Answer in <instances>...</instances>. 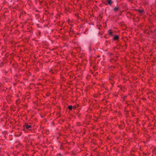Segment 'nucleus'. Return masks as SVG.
<instances>
[{"label": "nucleus", "mask_w": 156, "mask_h": 156, "mask_svg": "<svg viewBox=\"0 0 156 156\" xmlns=\"http://www.w3.org/2000/svg\"><path fill=\"white\" fill-rule=\"evenodd\" d=\"M106 2L107 3H106V4H108L109 5H111L112 3V1L111 0H107Z\"/></svg>", "instance_id": "f257e3e1"}, {"label": "nucleus", "mask_w": 156, "mask_h": 156, "mask_svg": "<svg viewBox=\"0 0 156 156\" xmlns=\"http://www.w3.org/2000/svg\"><path fill=\"white\" fill-rule=\"evenodd\" d=\"M108 33H109V35L110 36L112 35V32L111 31V30H108Z\"/></svg>", "instance_id": "f03ea898"}, {"label": "nucleus", "mask_w": 156, "mask_h": 156, "mask_svg": "<svg viewBox=\"0 0 156 156\" xmlns=\"http://www.w3.org/2000/svg\"><path fill=\"white\" fill-rule=\"evenodd\" d=\"M119 9V7H115L114 8V10L115 11V12H116L117 11H118Z\"/></svg>", "instance_id": "7ed1b4c3"}, {"label": "nucleus", "mask_w": 156, "mask_h": 156, "mask_svg": "<svg viewBox=\"0 0 156 156\" xmlns=\"http://www.w3.org/2000/svg\"><path fill=\"white\" fill-rule=\"evenodd\" d=\"M119 38V37L118 35H115V36L114 37V40H117Z\"/></svg>", "instance_id": "20e7f679"}, {"label": "nucleus", "mask_w": 156, "mask_h": 156, "mask_svg": "<svg viewBox=\"0 0 156 156\" xmlns=\"http://www.w3.org/2000/svg\"><path fill=\"white\" fill-rule=\"evenodd\" d=\"M26 127L27 129H29L31 127V126L29 125H26Z\"/></svg>", "instance_id": "39448f33"}, {"label": "nucleus", "mask_w": 156, "mask_h": 156, "mask_svg": "<svg viewBox=\"0 0 156 156\" xmlns=\"http://www.w3.org/2000/svg\"><path fill=\"white\" fill-rule=\"evenodd\" d=\"M72 106H71V105H70V106H69V109L70 110H72Z\"/></svg>", "instance_id": "423d86ee"}, {"label": "nucleus", "mask_w": 156, "mask_h": 156, "mask_svg": "<svg viewBox=\"0 0 156 156\" xmlns=\"http://www.w3.org/2000/svg\"><path fill=\"white\" fill-rule=\"evenodd\" d=\"M138 11H139V12L140 13H141L142 12H143V10H139Z\"/></svg>", "instance_id": "0eeeda50"}]
</instances>
